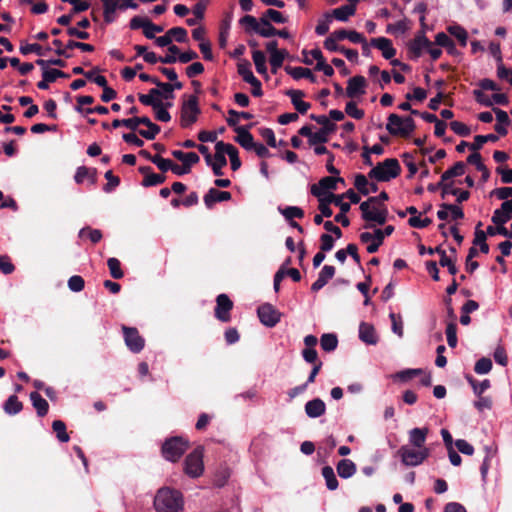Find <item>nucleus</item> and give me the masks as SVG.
Wrapping results in <instances>:
<instances>
[{"label":"nucleus","mask_w":512,"mask_h":512,"mask_svg":"<svg viewBox=\"0 0 512 512\" xmlns=\"http://www.w3.org/2000/svg\"><path fill=\"white\" fill-rule=\"evenodd\" d=\"M354 185L361 194L368 195L370 193L368 189L369 182L363 174L356 175Z\"/></svg>","instance_id":"680f3d73"},{"label":"nucleus","mask_w":512,"mask_h":512,"mask_svg":"<svg viewBox=\"0 0 512 512\" xmlns=\"http://www.w3.org/2000/svg\"><path fill=\"white\" fill-rule=\"evenodd\" d=\"M415 127V122L410 116L401 117L397 114H390L386 124V129L391 135L404 138L409 137Z\"/></svg>","instance_id":"f03ea898"},{"label":"nucleus","mask_w":512,"mask_h":512,"mask_svg":"<svg viewBox=\"0 0 512 512\" xmlns=\"http://www.w3.org/2000/svg\"><path fill=\"white\" fill-rule=\"evenodd\" d=\"M511 217V215L505 213L501 209H496L492 215L491 220L495 225L500 227L504 226V224H506L511 219Z\"/></svg>","instance_id":"052dcab7"},{"label":"nucleus","mask_w":512,"mask_h":512,"mask_svg":"<svg viewBox=\"0 0 512 512\" xmlns=\"http://www.w3.org/2000/svg\"><path fill=\"white\" fill-rule=\"evenodd\" d=\"M53 45L55 48V53L58 56H63L65 58H70L72 55L68 52L70 49L78 48L84 52H93L95 50L94 46L91 44L78 42L74 40H69L65 46L59 39L53 40Z\"/></svg>","instance_id":"9d476101"},{"label":"nucleus","mask_w":512,"mask_h":512,"mask_svg":"<svg viewBox=\"0 0 512 512\" xmlns=\"http://www.w3.org/2000/svg\"><path fill=\"white\" fill-rule=\"evenodd\" d=\"M401 168L397 159L388 158L372 168L368 174L370 178L377 181H390L400 174Z\"/></svg>","instance_id":"7ed1b4c3"},{"label":"nucleus","mask_w":512,"mask_h":512,"mask_svg":"<svg viewBox=\"0 0 512 512\" xmlns=\"http://www.w3.org/2000/svg\"><path fill=\"white\" fill-rule=\"evenodd\" d=\"M359 208L361 210L362 219L366 222H375L378 225H384L386 223L388 211L385 206L362 202Z\"/></svg>","instance_id":"423d86ee"},{"label":"nucleus","mask_w":512,"mask_h":512,"mask_svg":"<svg viewBox=\"0 0 512 512\" xmlns=\"http://www.w3.org/2000/svg\"><path fill=\"white\" fill-rule=\"evenodd\" d=\"M85 236H88L92 243H97L102 239V232L98 229L82 228L79 231V237L83 238Z\"/></svg>","instance_id":"13d9d810"},{"label":"nucleus","mask_w":512,"mask_h":512,"mask_svg":"<svg viewBox=\"0 0 512 512\" xmlns=\"http://www.w3.org/2000/svg\"><path fill=\"white\" fill-rule=\"evenodd\" d=\"M107 265L110 271L111 276L114 279H121L124 276V273L121 269L120 261L117 258L111 257L107 260Z\"/></svg>","instance_id":"864d4df0"},{"label":"nucleus","mask_w":512,"mask_h":512,"mask_svg":"<svg viewBox=\"0 0 512 512\" xmlns=\"http://www.w3.org/2000/svg\"><path fill=\"white\" fill-rule=\"evenodd\" d=\"M446 337L449 347L455 348L457 346V325L454 322H450L446 326Z\"/></svg>","instance_id":"4d7b16f0"},{"label":"nucleus","mask_w":512,"mask_h":512,"mask_svg":"<svg viewBox=\"0 0 512 512\" xmlns=\"http://www.w3.org/2000/svg\"><path fill=\"white\" fill-rule=\"evenodd\" d=\"M215 150L214 162L211 168L215 176H221L223 175L222 168L227 165V160L223 154L222 148H219V142L216 143Z\"/></svg>","instance_id":"c756f323"},{"label":"nucleus","mask_w":512,"mask_h":512,"mask_svg":"<svg viewBox=\"0 0 512 512\" xmlns=\"http://www.w3.org/2000/svg\"><path fill=\"white\" fill-rule=\"evenodd\" d=\"M219 148H222L223 154H227L230 163H231V169L233 171H236L241 166V161L238 155V150L235 146H233L230 143H224L223 141H219Z\"/></svg>","instance_id":"393cba45"},{"label":"nucleus","mask_w":512,"mask_h":512,"mask_svg":"<svg viewBox=\"0 0 512 512\" xmlns=\"http://www.w3.org/2000/svg\"><path fill=\"white\" fill-rule=\"evenodd\" d=\"M60 77L66 78L68 75L58 69H45L42 72V80L37 83V87L41 90H47L49 83L56 81Z\"/></svg>","instance_id":"5701e85b"},{"label":"nucleus","mask_w":512,"mask_h":512,"mask_svg":"<svg viewBox=\"0 0 512 512\" xmlns=\"http://www.w3.org/2000/svg\"><path fill=\"white\" fill-rule=\"evenodd\" d=\"M337 182H344V179L341 177H323L320 179L318 184H313L311 186V193L313 196L320 198L322 195L325 194V192L336 190L337 188Z\"/></svg>","instance_id":"ddd939ff"},{"label":"nucleus","mask_w":512,"mask_h":512,"mask_svg":"<svg viewBox=\"0 0 512 512\" xmlns=\"http://www.w3.org/2000/svg\"><path fill=\"white\" fill-rule=\"evenodd\" d=\"M310 118L322 126L320 130H323L329 134L335 129V124H333L325 115L311 114Z\"/></svg>","instance_id":"603ef678"},{"label":"nucleus","mask_w":512,"mask_h":512,"mask_svg":"<svg viewBox=\"0 0 512 512\" xmlns=\"http://www.w3.org/2000/svg\"><path fill=\"white\" fill-rule=\"evenodd\" d=\"M331 18H335L340 22H346L349 18L356 13V5L355 4H346L342 5L338 8L333 9L331 12Z\"/></svg>","instance_id":"a878e982"},{"label":"nucleus","mask_w":512,"mask_h":512,"mask_svg":"<svg viewBox=\"0 0 512 512\" xmlns=\"http://www.w3.org/2000/svg\"><path fill=\"white\" fill-rule=\"evenodd\" d=\"M169 54L164 57H160V62L163 64H173L178 61V57L176 55L179 54L180 49L176 45H170L168 47Z\"/></svg>","instance_id":"e2e57ef3"},{"label":"nucleus","mask_w":512,"mask_h":512,"mask_svg":"<svg viewBox=\"0 0 512 512\" xmlns=\"http://www.w3.org/2000/svg\"><path fill=\"white\" fill-rule=\"evenodd\" d=\"M450 128L455 134L462 137H467L471 133L470 128L466 124L459 121H452L450 123Z\"/></svg>","instance_id":"0e129e2a"},{"label":"nucleus","mask_w":512,"mask_h":512,"mask_svg":"<svg viewBox=\"0 0 512 512\" xmlns=\"http://www.w3.org/2000/svg\"><path fill=\"white\" fill-rule=\"evenodd\" d=\"M401 462L408 467L421 465L430 455L429 449H419L410 445H402L398 451Z\"/></svg>","instance_id":"20e7f679"},{"label":"nucleus","mask_w":512,"mask_h":512,"mask_svg":"<svg viewBox=\"0 0 512 512\" xmlns=\"http://www.w3.org/2000/svg\"><path fill=\"white\" fill-rule=\"evenodd\" d=\"M249 127L238 126L234 128V131L237 133L235 141L246 150H252L253 146H255L254 138L248 130Z\"/></svg>","instance_id":"f3484780"},{"label":"nucleus","mask_w":512,"mask_h":512,"mask_svg":"<svg viewBox=\"0 0 512 512\" xmlns=\"http://www.w3.org/2000/svg\"><path fill=\"white\" fill-rule=\"evenodd\" d=\"M465 173V164L461 161L456 162L454 166H452L450 169L446 170L442 174V180H445L448 182L453 177L462 176Z\"/></svg>","instance_id":"37998d69"},{"label":"nucleus","mask_w":512,"mask_h":512,"mask_svg":"<svg viewBox=\"0 0 512 512\" xmlns=\"http://www.w3.org/2000/svg\"><path fill=\"white\" fill-rule=\"evenodd\" d=\"M233 307L232 301L226 294H220L216 299L215 316L222 322L230 320V311Z\"/></svg>","instance_id":"4468645a"},{"label":"nucleus","mask_w":512,"mask_h":512,"mask_svg":"<svg viewBox=\"0 0 512 512\" xmlns=\"http://www.w3.org/2000/svg\"><path fill=\"white\" fill-rule=\"evenodd\" d=\"M156 512H184V498L179 490L160 488L153 501Z\"/></svg>","instance_id":"f257e3e1"},{"label":"nucleus","mask_w":512,"mask_h":512,"mask_svg":"<svg viewBox=\"0 0 512 512\" xmlns=\"http://www.w3.org/2000/svg\"><path fill=\"white\" fill-rule=\"evenodd\" d=\"M371 46L379 49L385 59H392L396 55V49L393 47L390 39L385 37L373 38Z\"/></svg>","instance_id":"a211bd4d"},{"label":"nucleus","mask_w":512,"mask_h":512,"mask_svg":"<svg viewBox=\"0 0 512 512\" xmlns=\"http://www.w3.org/2000/svg\"><path fill=\"white\" fill-rule=\"evenodd\" d=\"M30 400L32 402L33 407L36 409L39 417H43L47 414L49 404L38 392H31Z\"/></svg>","instance_id":"2f4dec72"},{"label":"nucleus","mask_w":512,"mask_h":512,"mask_svg":"<svg viewBox=\"0 0 512 512\" xmlns=\"http://www.w3.org/2000/svg\"><path fill=\"white\" fill-rule=\"evenodd\" d=\"M447 30L451 35L457 38L461 46L465 47L467 45L468 34L463 27L460 25H451Z\"/></svg>","instance_id":"49530a36"},{"label":"nucleus","mask_w":512,"mask_h":512,"mask_svg":"<svg viewBox=\"0 0 512 512\" xmlns=\"http://www.w3.org/2000/svg\"><path fill=\"white\" fill-rule=\"evenodd\" d=\"M454 195L457 197V202L462 203L469 199L470 192L466 190H460L453 186V182H446L441 197L444 199L447 195Z\"/></svg>","instance_id":"c85d7f7f"},{"label":"nucleus","mask_w":512,"mask_h":512,"mask_svg":"<svg viewBox=\"0 0 512 512\" xmlns=\"http://www.w3.org/2000/svg\"><path fill=\"white\" fill-rule=\"evenodd\" d=\"M240 24L245 26L247 32L253 31L258 34L261 18L257 20L254 16L245 15L240 19Z\"/></svg>","instance_id":"8fccbe9b"},{"label":"nucleus","mask_w":512,"mask_h":512,"mask_svg":"<svg viewBox=\"0 0 512 512\" xmlns=\"http://www.w3.org/2000/svg\"><path fill=\"white\" fill-rule=\"evenodd\" d=\"M188 447V442L181 437H172L162 445V454L165 459L175 462L181 458Z\"/></svg>","instance_id":"39448f33"},{"label":"nucleus","mask_w":512,"mask_h":512,"mask_svg":"<svg viewBox=\"0 0 512 512\" xmlns=\"http://www.w3.org/2000/svg\"><path fill=\"white\" fill-rule=\"evenodd\" d=\"M68 288L73 292H80L84 289L85 282L81 276L74 275L68 279Z\"/></svg>","instance_id":"69168bd1"},{"label":"nucleus","mask_w":512,"mask_h":512,"mask_svg":"<svg viewBox=\"0 0 512 512\" xmlns=\"http://www.w3.org/2000/svg\"><path fill=\"white\" fill-rule=\"evenodd\" d=\"M257 314L260 322L269 328L276 326L281 319V313L269 303L259 306Z\"/></svg>","instance_id":"1a4fd4ad"},{"label":"nucleus","mask_w":512,"mask_h":512,"mask_svg":"<svg viewBox=\"0 0 512 512\" xmlns=\"http://www.w3.org/2000/svg\"><path fill=\"white\" fill-rule=\"evenodd\" d=\"M288 55L285 49L280 50L277 53L270 55V65L272 73H277L278 69L283 65V62Z\"/></svg>","instance_id":"a18cd8bd"},{"label":"nucleus","mask_w":512,"mask_h":512,"mask_svg":"<svg viewBox=\"0 0 512 512\" xmlns=\"http://www.w3.org/2000/svg\"><path fill=\"white\" fill-rule=\"evenodd\" d=\"M331 22V14L329 12L324 13L323 16L318 20V23L315 27V33L319 36L325 35L329 31Z\"/></svg>","instance_id":"c03bdc74"},{"label":"nucleus","mask_w":512,"mask_h":512,"mask_svg":"<svg viewBox=\"0 0 512 512\" xmlns=\"http://www.w3.org/2000/svg\"><path fill=\"white\" fill-rule=\"evenodd\" d=\"M338 338L333 333L323 334L320 338V346L326 352H332L337 348Z\"/></svg>","instance_id":"c9c22d12"},{"label":"nucleus","mask_w":512,"mask_h":512,"mask_svg":"<svg viewBox=\"0 0 512 512\" xmlns=\"http://www.w3.org/2000/svg\"><path fill=\"white\" fill-rule=\"evenodd\" d=\"M322 476L325 479L326 486L329 490L333 491L338 488V480L331 466H324L322 468Z\"/></svg>","instance_id":"e433bc0d"},{"label":"nucleus","mask_w":512,"mask_h":512,"mask_svg":"<svg viewBox=\"0 0 512 512\" xmlns=\"http://www.w3.org/2000/svg\"><path fill=\"white\" fill-rule=\"evenodd\" d=\"M360 241L362 243L368 244L366 250L370 254L376 253L378 251L379 247L382 245V244H378V242L376 240V230L374 231V233H370V232L361 233Z\"/></svg>","instance_id":"72a5a7b5"},{"label":"nucleus","mask_w":512,"mask_h":512,"mask_svg":"<svg viewBox=\"0 0 512 512\" xmlns=\"http://www.w3.org/2000/svg\"><path fill=\"white\" fill-rule=\"evenodd\" d=\"M50 50H51L50 47L43 49V47L37 43H32V44L26 43V44H22L20 46V52L23 55L35 53L38 56H44L46 54V52H48Z\"/></svg>","instance_id":"ea45409f"},{"label":"nucleus","mask_w":512,"mask_h":512,"mask_svg":"<svg viewBox=\"0 0 512 512\" xmlns=\"http://www.w3.org/2000/svg\"><path fill=\"white\" fill-rule=\"evenodd\" d=\"M429 429L427 427L413 428L408 432L409 444L411 447L428 449L424 446Z\"/></svg>","instance_id":"2eb2a0df"},{"label":"nucleus","mask_w":512,"mask_h":512,"mask_svg":"<svg viewBox=\"0 0 512 512\" xmlns=\"http://www.w3.org/2000/svg\"><path fill=\"white\" fill-rule=\"evenodd\" d=\"M232 197L228 191H220L215 188H210L204 196V203L207 208H212L216 202L228 201Z\"/></svg>","instance_id":"aec40b11"},{"label":"nucleus","mask_w":512,"mask_h":512,"mask_svg":"<svg viewBox=\"0 0 512 512\" xmlns=\"http://www.w3.org/2000/svg\"><path fill=\"white\" fill-rule=\"evenodd\" d=\"M492 369V361L489 358L482 357L479 359L474 366V371L479 375L487 374Z\"/></svg>","instance_id":"6e6d98bb"},{"label":"nucleus","mask_w":512,"mask_h":512,"mask_svg":"<svg viewBox=\"0 0 512 512\" xmlns=\"http://www.w3.org/2000/svg\"><path fill=\"white\" fill-rule=\"evenodd\" d=\"M169 35H171L172 40L175 39L178 43H185L188 41L187 30L183 27H173L169 29Z\"/></svg>","instance_id":"bf43d9fd"},{"label":"nucleus","mask_w":512,"mask_h":512,"mask_svg":"<svg viewBox=\"0 0 512 512\" xmlns=\"http://www.w3.org/2000/svg\"><path fill=\"white\" fill-rule=\"evenodd\" d=\"M122 331L125 344L129 350L133 353H139L144 348L145 340L140 336L138 330L134 327L122 326Z\"/></svg>","instance_id":"9b49d317"},{"label":"nucleus","mask_w":512,"mask_h":512,"mask_svg":"<svg viewBox=\"0 0 512 512\" xmlns=\"http://www.w3.org/2000/svg\"><path fill=\"white\" fill-rule=\"evenodd\" d=\"M228 114H229V117L227 118V124L230 126V127H238V123H239V119H251L253 117V115L249 112H238L234 109H230L228 111Z\"/></svg>","instance_id":"79ce46f5"},{"label":"nucleus","mask_w":512,"mask_h":512,"mask_svg":"<svg viewBox=\"0 0 512 512\" xmlns=\"http://www.w3.org/2000/svg\"><path fill=\"white\" fill-rule=\"evenodd\" d=\"M337 473L343 479L352 477L356 472V465L350 459H342L337 464Z\"/></svg>","instance_id":"7c9ffc66"},{"label":"nucleus","mask_w":512,"mask_h":512,"mask_svg":"<svg viewBox=\"0 0 512 512\" xmlns=\"http://www.w3.org/2000/svg\"><path fill=\"white\" fill-rule=\"evenodd\" d=\"M52 428L54 432L56 433V437L60 442H68L69 441V435L66 432V425L61 420H55L52 423Z\"/></svg>","instance_id":"3c124183"},{"label":"nucleus","mask_w":512,"mask_h":512,"mask_svg":"<svg viewBox=\"0 0 512 512\" xmlns=\"http://www.w3.org/2000/svg\"><path fill=\"white\" fill-rule=\"evenodd\" d=\"M269 21L278 23V24H284L287 22V18L279 11L275 9H268L263 14Z\"/></svg>","instance_id":"338daca9"},{"label":"nucleus","mask_w":512,"mask_h":512,"mask_svg":"<svg viewBox=\"0 0 512 512\" xmlns=\"http://www.w3.org/2000/svg\"><path fill=\"white\" fill-rule=\"evenodd\" d=\"M467 380L477 396H481L490 387V381L488 379L478 382L473 377L469 376L467 377Z\"/></svg>","instance_id":"5fc2aeb1"},{"label":"nucleus","mask_w":512,"mask_h":512,"mask_svg":"<svg viewBox=\"0 0 512 512\" xmlns=\"http://www.w3.org/2000/svg\"><path fill=\"white\" fill-rule=\"evenodd\" d=\"M238 73L246 83L256 82L257 78L254 76L249 62L239 63Z\"/></svg>","instance_id":"de8ad7c7"},{"label":"nucleus","mask_w":512,"mask_h":512,"mask_svg":"<svg viewBox=\"0 0 512 512\" xmlns=\"http://www.w3.org/2000/svg\"><path fill=\"white\" fill-rule=\"evenodd\" d=\"M203 470V448L197 447L185 458L184 471L188 476L197 478L202 475Z\"/></svg>","instance_id":"6e6552de"},{"label":"nucleus","mask_w":512,"mask_h":512,"mask_svg":"<svg viewBox=\"0 0 512 512\" xmlns=\"http://www.w3.org/2000/svg\"><path fill=\"white\" fill-rule=\"evenodd\" d=\"M359 339L367 345H376L378 336L374 326L367 322H361L359 325Z\"/></svg>","instance_id":"6ab92c4d"},{"label":"nucleus","mask_w":512,"mask_h":512,"mask_svg":"<svg viewBox=\"0 0 512 512\" xmlns=\"http://www.w3.org/2000/svg\"><path fill=\"white\" fill-rule=\"evenodd\" d=\"M201 110L198 105V99L194 95L183 102L181 107V120L180 124L183 128H188L197 121L198 115Z\"/></svg>","instance_id":"0eeeda50"},{"label":"nucleus","mask_w":512,"mask_h":512,"mask_svg":"<svg viewBox=\"0 0 512 512\" xmlns=\"http://www.w3.org/2000/svg\"><path fill=\"white\" fill-rule=\"evenodd\" d=\"M326 411V405L320 398H315L305 404V413L309 418H318Z\"/></svg>","instance_id":"b1692460"},{"label":"nucleus","mask_w":512,"mask_h":512,"mask_svg":"<svg viewBox=\"0 0 512 512\" xmlns=\"http://www.w3.org/2000/svg\"><path fill=\"white\" fill-rule=\"evenodd\" d=\"M429 46H431V41L425 34H417L407 45L409 57L414 60L418 59Z\"/></svg>","instance_id":"f8f14e48"},{"label":"nucleus","mask_w":512,"mask_h":512,"mask_svg":"<svg viewBox=\"0 0 512 512\" xmlns=\"http://www.w3.org/2000/svg\"><path fill=\"white\" fill-rule=\"evenodd\" d=\"M278 211L289 223L294 221V218H302L304 216V211L297 206H287L285 208L278 207Z\"/></svg>","instance_id":"4c0bfd02"},{"label":"nucleus","mask_w":512,"mask_h":512,"mask_svg":"<svg viewBox=\"0 0 512 512\" xmlns=\"http://www.w3.org/2000/svg\"><path fill=\"white\" fill-rule=\"evenodd\" d=\"M252 59L255 64L256 71L259 74H266L267 73V66H266V56L264 52L260 50H255L252 52Z\"/></svg>","instance_id":"58836bf2"},{"label":"nucleus","mask_w":512,"mask_h":512,"mask_svg":"<svg viewBox=\"0 0 512 512\" xmlns=\"http://www.w3.org/2000/svg\"><path fill=\"white\" fill-rule=\"evenodd\" d=\"M22 408V403L16 395L9 396L3 406L5 413L8 415H16L22 410Z\"/></svg>","instance_id":"f704fd0d"},{"label":"nucleus","mask_w":512,"mask_h":512,"mask_svg":"<svg viewBox=\"0 0 512 512\" xmlns=\"http://www.w3.org/2000/svg\"><path fill=\"white\" fill-rule=\"evenodd\" d=\"M335 275V268L331 265H324L318 274V278L312 284L311 290L317 292L322 289Z\"/></svg>","instance_id":"4be33fe9"},{"label":"nucleus","mask_w":512,"mask_h":512,"mask_svg":"<svg viewBox=\"0 0 512 512\" xmlns=\"http://www.w3.org/2000/svg\"><path fill=\"white\" fill-rule=\"evenodd\" d=\"M173 157L182 162L183 165L191 168L192 165L199 162L200 158L195 152L184 153L181 150L172 151Z\"/></svg>","instance_id":"473e14b6"},{"label":"nucleus","mask_w":512,"mask_h":512,"mask_svg":"<svg viewBox=\"0 0 512 512\" xmlns=\"http://www.w3.org/2000/svg\"><path fill=\"white\" fill-rule=\"evenodd\" d=\"M498 136L495 134L477 135L474 138V142L470 145V149L473 151L479 150L486 142H496Z\"/></svg>","instance_id":"09e8293b"},{"label":"nucleus","mask_w":512,"mask_h":512,"mask_svg":"<svg viewBox=\"0 0 512 512\" xmlns=\"http://www.w3.org/2000/svg\"><path fill=\"white\" fill-rule=\"evenodd\" d=\"M313 59L317 61L315 69L318 71H322L326 76L330 77L334 74V69L331 65L327 64L324 60L323 54L320 49H312L310 51Z\"/></svg>","instance_id":"bb28decb"},{"label":"nucleus","mask_w":512,"mask_h":512,"mask_svg":"<svg viewBox=\"0 0 512 512\" xmlns=\"http://www.w3.org/2000/svg\"><path fill=\"white\" fill-rule=\"evenodd\" d=\"M366 80L363 76H354L348 80L346 95L350 98L365 94Z\"/></svg>","instance_id":"dca6fc26"},{"label":"nucleus","mask_w":512,"mask_h":512,"mask_svg":"<svg viewBox=\"0 0 512 512\" xmlns=\"http://www.w3.org/2000/svg\"><path fill=\"white\" fill-rule=\"evenodd\" d=\"M277 29L271 24V22L265 17H261V24L259 26L258 35L269 38L276 36Z\"/></svg>","instance_id":"a19ab883"},{"label":"nucleus","mask_w":512,"mask_h":512,"mask_svg":"<svg viewBox=\"0 0 512 512\" xmlns=\"http://www.w3.org/2000/svg\"><path fill=\"white\" fill-rule=\"evenodd\" d=\"M285 71L287 74H289L295 80H299L301 78H307L312 83H315L317 80L316 76L308 68H303L300 66L299 67L286 66Z\"/></svg>","instance_id":"cd10ccee"},{"label":"nucleus","mask_w":512,"mask_h":512,"mask_svg":"<svg viewBox=\"0 0 512 512\" xmlns=\"http://www.w3.org/2000/svg\"><path fill=\"white\" fill-rule=\"evenodd\" d=\"M345 112L352 118L360 120L364 117V111L359 109L355 102L350 101L346 104Z\"/></svg>","instance_id":"774afa93"},{"label":"nucleus","mask_w":512,"mask_h":512,"mask_svg":"<svg viewBox=\"0 0 512 512\" xmlns=\"http://www.w3.org/2000/svg\"><path fill=\"white\" fill-rule=\"evenodd\" d=\"M285 94L290 97L293 106L299 113L304 114L310 109V103L302 100L305 96L303 91L290 89L287 90Z\"/></svg>","instance_id":"412c9836"}]
</instances>
